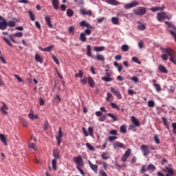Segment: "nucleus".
Segmentation results:
<instances>
[{
	"label": "nucleus",
	"instance_id": "nucleus-40",
	"mask_svg": "<svg viewBox=\"0 0 176 176\" xmlns=\"http://www.w3.org/2000/svg\"><path fill=\"white\" fill-rule=\"evenodd\" d=\"M120 130L121 133H122L123 134H126V133H127V129H126V125H122L120 128Z\"/></svg>",
	"mask_w": 176,
	"mask_h": 176
},
{
	"label": "nucleus",
	"instance_id": "nucleus-19",
	"mask_svg": "<svg viewBox=\"0 0 176 176\" xmlns=\"http://www.w3.org/2000/svg\"><path fill=\"white\" fill-rule=\"evenodd\" d=\"M45 20L50 28H53V24H52V18H50V16H45Z\"/></svg>",
	"mask_w": 176,
	"mask_h": 176
},
{
	"label": "nucleus",
	"instance_id": "nucleus-53",
	"mask_svg": "<svg viewBox=\"0 0 176 176\" xmlns=\"http://www.w3.org/2000/svg\"><path fill=\"white\" fill-rule=\"evenodd\" d=\"M111 106L112 108H113L114 109H118V111H120V107H119V106H118L116 104H115L114 102H111Z\"/></svg>",
	"mask_w": 176,
	"mask_h": 176
},
{
	"label": "nucleus",
	"instance_id": "nucleus-27",
	"mask_svg": "<svg viewBox=\"0 0 176 176\" xmlns=\"http://www.w3.org/2000/svg\"><path fill=\"white\" fill-rule=\"evenodd\" d=\"M80 41H81V42H86L87 41V38L86 37V34L83 32L80 33Z\"/></svg>",
	"mask_w": 176,
	"mask_h": 176
},
{
	"label": "nucleus",
	"instance_id": "nucleus-48",
	"mask_svg": "<svg viewBox=\"0 0 176 176\" xmlns=\"http://www.w3.org/2000/svg\"><path fill=\"white\" fill-rule=\"evenodd\" d=\"M153 140H154L155 144H160V140L159 139V137L156 134L154 135Z\"/></svg>",
	"mask_w": 176,
	"mask_h": 176
},
{
	"label": "nucleus",
	"instance_id": "nucleus-11",
	"mask_svg": "<svg viewBox=\"0 0 176 176\" xmlns=\"http://www.w3.org/2000/svg\"><path fill=\"white\" fill-rule=\"evenodd\" d=\"M111 91L116 96V97H117V98L122 100V94H120V92L116 90L115 87H111Z\"/></svg>",
	"mask_w": 176,
	"mask_h": 176
},
{
	"label": "nucleus",
	"instance_id": "nucleus-34",
	"mask_svg": "<svg viewBox=\"0 0 176 176\" xmlns=\"http://www.w3.org/2000/svg\"><path fill=\"white\" fill-rule=\"evenodd\" d=\"M102 80H104V82H112L113 80V78L108 76L102 77Z\"/></svg>",
	"mask_w": 176,
	"mask_h": 176
},
{
	"label": "nucleus",
	"instance_id": "nucleus-1",
	"mask_svg": "<svg viewBox=\"0 0 176 176\" xmlns=\"http://www.w3.org/2000/svg\"><path fill=\"white\" fill-rule=\"evenodd\" d=\"M161 52L162 53H166L168 56H169L170 61H171V63H173V64L176 65L175 52L173 51V49L168 47L161 48Z\"/></svg>",
	"mask_w": 176,
	"mask_h": 176
},
{
	"label": "nucleus",
	"instance_id": "nucleus-23",
	"mask_svg": "<svg viewBox=\"0 0 176 176\" xmlns=\"http://www.w3.org/2000/svg\"><path fill=\"white\" fill-rule=\"evenodd\" d=\"M28 117L31 119V120H35V119H38V115H35L34 113V111L31 110L30 113L28 114Z\"/></svg>",
	"mask_w": 176,
	"mask_h": 176
},
{
	"label": "nucleus",
	"instance_id": "nucleus-12",
	"mask_svg": "<svg viewBox=\"0 0 176 176\" xmlns=\"http://www.w3.org/2000/svg\"><path fill=\"white\" fill-rule=\"evenodd\" d=\"M131 120L133 124L135 126V127H140V126H141V124L140 123V120H138L137 118L134 117V116H132L131 117Z\"/></svg>",
	"mask_w": 176,
	"mask_h": 176
},
{
	"label": "nucleus",
	"instance_id": "nucleus-30",
	"mask_svg": "<svg viewBox=\"0 0 176 176\" xmlns=\"http://www.w3.org/2000/svg\"><path fill=\"white\" fill-rule=\"evenodd\" d=\"M74 10H72V9L69 8L67 10L66 14L67 17H72V16H74Z\"/></svg>",
	"mask_w": 176,
	"mask_h": 176
},
{
	"label": "nucleus",
	"instance_id": "nucleus-62",
	"mask_svg": "<svg viewBox=\"0 0 176 176\" xmlns=\"http://www.w3.org/2000/svg\"><path fill=\"white\" fill-rule=\"evenodd\" d=\"M109 134H111V135H118V131H116V129L111 130Z\"/></svg>",
	"mask_w": 176,
	"mask_h": 176
},
{
	"label": "nucleus",
	"instance_id": "nucleus-51",
	"mask_svg": "<svg viewBox=\"0 0 176 176\" xmlns=\"http://www.w3.org/2000/svg\"><path fill=\"white\" fill-rule=\"evenodd\" d=\"M148 107H149V108H153V107H155V101L148 100Z\"/></svg>",
	"mask_w": 176,
	"mask_h": 176
},
{
	"label": "nucleus",
	"instance_id": "nucleus-2",
	"mask_svg": "<svg viewBox=\"0 0 176 176\" xmlns=\"http://www.w3.org/2000/svg\"><path fill=\"white\" fill-rule=\"evenodd\" d=\"M53 156L54 159L52 161V168L56 171L57 168V159H60V151H58V148H54L53 150Z\"/></svg>",
	"mask_w": 176,
	"mask_h": 176
},
{
	"label": "nucleus",
	"instance_id": "nucleus-36",
	"mask_svg": "<svg viewBox=\"0 0 176 176\" xmlns=\"http://www.w3.org/2000/svg\"><path fill=\"white\" fill-rule=\"evenodd\" d=\"M75 78H83V71L79 70L78 73L75 74Z\"/></svg>",
	"mask_w": 176,
	"mask_h": 176
},
{
	"label": "nucleus",
	"instance_id": "nucleus-16",
	"mask_svg": "<svg viewBox=\"0 0 176 176\" xmlns=\"http://www.w3.org/2000/svg\"><path fill=\"white\" fill-rule=\"evenodd\" d=\"M80 12L84 16H91V14H93L91 10H86L85 8L80 9Z\"/></svg>",
	"mask_w": 176,
	"mask_h": 176
},
{
	"label": "nucleus",
	"instance_id": "nucleus-29",
	"mask_svg": "<svg viewBox=\"0 0 176 176\" xmlns=\"http://www.w3.org/2000/svg\"><path fill=\"white\" fill-rule=\"evenodd\" d=\"M87 55L88 57H91V45H87Z\"/></svg>",
	"mask_w": 176,
	"mask_h": 176
},
{
	"label": "nucleus",
	"instance_id": "nucleus-3",
	"mask_svg": "<svg viewBox=\"0 0 176 176\" xmlns=\"http://www.w3.org/2000/svg\"><path fill=\"white\" fill-rule=\"evenodd\" d=\"M165 24L168 26V28H170L169 30V32L172 36H173L175 39V42L176 43V27L171 22L165 21Z\"/></svg>",
	"mask_w": 176,
	"mask_h": 176
},
{
	"label": "nucleus",
	"instance_id": "nucleus-39",
	"mask_svg": "<svg viewBox=\"0 0 176 176\" xmlns=\"http://www.w3.org/2000/svg\"><path fill=\"white\" fill-rule=\"evenodd\" d=\"M107 3L110 5H119V1L116 0H107Z\"/></svg>",
	"mask_w": 176,
	"mask_h": 176
},
{
	"label": "nucleus",
	"instance_id": "nucleus-56",
	"mask_svg": "<svg viewBox=\"0 0 176 176\" xmlns=\"http://www.w3.org/2000/svg\"><path fill=\"white\" fill-rule=\"evenodd\" d=\"M80 83L81 85H87V78L86 77H84L83 78L80 79Z\"/></svg>",
	"mask_w": 176,
	"mask_h": 176
},
{
	"label": "nucleus",
	"instance_id": "nucleus-25",
	"mask_svg": "<svg viewBox=\"0 0 176 176\" xmlns=\"http://www.w3.org/2000/svg\"><path fill=\"white\" fill-rule=\"evenodd\" d=\"M59 2L58 0H52V6L55 10H58Z\"/></svg>",
	"mask_w": 176,
	"mask_h": 176
},
{
	"label": "nucleus",
	"instance_id": "nucleus-7",
	"mask_svg": "<svg viewBox=\"0 0 176 176\" xmlns=\"http://www.w3.org/2000/svg\"><path fill=\"white\" fill-rule=\"evenodd\" d=\"M74 163H76V167H83L85 163L83 162V158L82 156L79 155L78 157H74L73 158Z\"/></svg>",
	"mask_w": 176,
	"mask_h": 176
},
{
	"label": "nucleus",
	"instance_id": "nucleus-60",
	"mask_svg": "<svg viewBox=\"0 0 176 176\" xmlns=\"http://www.w3.org/2000/svg\"><path fill=\"white\" fill-rule=\"evenodd\" d=\"M86 146H87V148H88V149H89V151H94V147L93 146H91V144H90V143H87Z\"/></svg>",
	"mask_w": 176,
	"mask_h": 176
},
{
	"label": "nucleus",
	"instance_id": "nucleus-41",
	"mask_svg": "<svg viewBox=\"0 0 176 176\" xmlns=\"http://www.w3.org/2000/svg\"><path fill=\"white\" fill-rule=\"evenodd\" d=\"M68 32H69V34H71L72 35H74V34L75 32V27H74V26L69 27Z\"/></svg>",
	"mask_w": 176,
	"mask_h": 176
},
{
	"label": "nucleus",
	"instance_id": "nucleus-58",
	"mask_svg": "<svg viewBox=\"0 0 176 176\" xmlns=\"http://www.w3.org/2000/svg\"><path fill=\"white\" fill-rule=\"evenodd\" d=\"M105 119H107V116H105V115H102V116L99 118L98 120H99V122H104V121H105Z\"/></svg>",
	"mask_w": 176,
	"mask_h": 176
},
{
	"label": "nucleus",
	"instance_id": "nucleus-45",
	"mask_svg": "<svg viewBox=\"0 0 176 176\" xmlns=\"http://www.w3.org/2000/svg\"><path fill=\"white\" fill-rule=\"evenodd\" d=\"M112 97H113V95H112V94L109 92L107 94L106 100L107 101V102H109V101H111V98H112Z\"/></svg>",
	"mask_w": 176,
	"mask_h": 176
},
{
	"label": "nucleus",
	"instance_id": "nucleus-54",
	"mask_svg": "<svg viewBox=\"0 0 176 176\" xmlns=\"http://www.w3.org/2000/svg\"><path fill=\"white\" fill-rule=\"evenodd\" d=\"M88 131H89V135H91V137H93V134H94V129H93L92 126H89V127L88 128Z\"/></svg>",
	"mask_w": 176,
	"mask_h": 176
},
{
	"label": "nucleus",
	"instance_id": "nucleus-57",
	"mask_svg": "<svg viewBox=\"0 0 176 176\" xmlns=\"http://www.w3.org/2000/svg\"><path fill=\"white\" fill-rule=\"evenodd\" d=\"M93 28H87L85 30V35H91V30Z\"/></svg>",
	"mask_w": 176,
	"mask_h": 176
},
{
	"label": "nucleus",
	"instance_id": "nucleus-4",
	"mask_svg": "<svg viewBox=\"0 0 176 176\" xmlns=\"http://www.w3.org/2000/svg\"><path fill=\"white\" fill-rule=\"evenodd\" d=\"M135 16H144L146 14V8L145 7H138L133 10Z\"/></svg>",
	"mask_w": 176,
	"mask_h": 176
},
{
	"label": "nucleus",
	"instance_id": "nucleus-64",
	"mask_svg": "<svg viewBox=\"0 0 176 176\" xmlns=\"http://www.w3.org/2000/svg\"><path fill=\"white\" fill-rule=\"evenodd\" d=\"M43 129H44V130H47V129H49V122L45 121L44 122Z\"/></svg>",
	"mask_w": 176,
	"mask_h": 176
},
{
	"label": "nucleus",
	"instance_id": "nucleus-9",
	"mask_svg": "<svg viewBox=\"0 0 176 176\" xmlns=\"http://www.w3.org/2000/svg\"><path fill=\"white\" fill-rule=\"evenodd\" d=\"M138 5H140V3L138 1H133L131 3L125 4L124 8L125 9H131V8H135V6H138Z\"/></svg>",
	"mask_w": 176,
	"mask_h": 176
},
{
	"label": "nucleus",
	"instance_id": "nucleus-55",
	"mask_svg": "<svg viewBox=\"0 0 176 176\" xmlns=\"http://www.w3.org/2000/svg\"><path fill=\"white\" fill-rule=\"evenodd\" d=\"M108 140L109 142H113V141H115V140H118V137L116 136H109Z\"/></svg>",
	"mask_w": 176,
	"mask_h": 176
},
{
	"label": "nucleus",
	"instance_id": "nucleus-15",
	"mask_svg": "<svg viewBox=\"0 0 176 176\" xmlns=\"http://www.w3.org/2000/svg\"><path fill=\"white\" fill-rule=\"evenodd\" d=\"M89 167L91 168V169L94 171V173H98V166L96 165V164H93V163H91V161H89L88 162Z\"/></svg>",
	"mask_w": 176,
	"mask_h": 176
},
{
	"label": "nucleus",
	"instance_id": "nucleus-17",
	"mask_svg": "<svg viewBox=\"0 0 176 176\" xmlns=\"http://www.w3.org/2000/svg\"><path fill=\"white\" fill-rule=\"evenodd\" d=\"M54 45H50L47 47L43 48L42 47L39 46L38 49L39 50H41V52H52L54 49Z\"/></svg>",
	"mask_w": 176,
	"mask_h": 176
},
{
	"label": "nucleus",
	"instance_id": "nucleus-33",
	"mask_svg": "<svg viewBox=\"0 0 176 176\" xmlns=\"http://www.w3.org/2000/svg\"><path fill=\"white\" fill-rule=\"evenodd\" d=\"M3 41L8 45V46H10V47H13V44L10 42V40L8 39L6 37L3 36L2 37Z\"/></svg>",
	"mask_w": 176,
	"mask_h": 176
},
{
	"label": "nucleus",
	"instance_id": "nucleus-49",
	"mask_svg": "<svg viewBox=\"0 0 176 176\" xmlns=\"http://www.w3.org/2000/svg\"><path fill=\"white\" fill-rule=\"evenodd\" d=\"M111 21L113 24H116V25L119 24V19H118V17H113L111 19Z\"/></svg>",
	"mask_w": 176,
	"mask_h": 176
},
{
	"label": "nucleus",
	"instance_id": "nucleus-59",
	"mask_svg": "<svg viewBox=\"0 0 176 176\" xmlns=\"http://www.w3.org/2000/svg\"><path fill=\"white\" fill-rule=\"evenodd\" d=\"M161 57L164 61H167V60H168V55L166 54H162Z\"/></svg>",
	"mask_w": 176,
	"mask_h": 176
},
{
	"label": "nucleus",
	"instance_id": "nucleus-13",
	"mask_svg": "<svg viewBox=\"0 0 176 176\" xmlns=\"http://www.w3.org/2000/svg\"><path fill=\"white\" fill-rule=\"evenodd\" d=\"M6 28H8V22L6 20L4 19L0 21V30H1V31H5Z\"/></svg>",
	"mask_w": 176,
	"mask_h": 176
},
{
	"label": "nucleus",
	"instance_id": "nucleus-8",
	"mask_svg": "<svg viewBox=\"0 0 176 176\" xmlns=\"http://www.w3.org/2000/svg\"><path fill=\"white\" fill-rule=\"evenodd\" d=\"M140 149L142 151L144 156H148V155H149V153H151V152L149 151V146L148 145L142 144L141 146Z\"/></svg>",
	"mask_w": 176,
	"mask_h": 176
},
{
	"label": "nucleus",
	"instance_id": "nucleus-21",
	"mask_svg": "<svg viewBox=\"0 0 176 176\" xmlns=\"http://www.w3.org/2000/svg\"><path fill=\"white\" fill-rule=\"evenodd\" d=\"M166 9V7L162 6V7H153L151 8V12H163Z\"/></svg>",
	"mask_w": 176,
	"mask_h": 176
},
{
	"label": "nucleus",
	"instance_id": "nucleus-50",
	"mask_svg": "<svg viewBox=\"0 0 176 176\" xmlns=\"http://www.w3.org/2000/svg\"><path fill=\"white\" fill-rule=\"evenodd\" d=\"M122 52H129V45H122L121 47Z\"/></svg>",
	"mask_w": 176,
	"mask_h": 176
},
{
	"label": "nucleus",
	"instance_id": "nucleus-63",
	"mask_svg": "<svg viewBox=\"0 0 176 176\" xmlns=\"http://www.w3.org/2000/svg\"><path fill=\"white\" fill-rule=\"evenodd\" d=\"M29 148H31L32 149H34V151H36V146L35 145V143H31L29 144Z\"/></svg>",
	"mask_w": 176,
	"mask_h": 176
},
{
	"label": "nucleus",
	"instance_id": "nucleus-42",
	"mask_svg": "<svg viewBox=\"0 0 176 176\" xmlns=\"http://www.w3.org/2000/svg\"><path fill=\"white\" fill-rule=\"evenodd\" d=\"M8 25L10 28L16 27V22H14V21H10L7 22V26Z\"/></svg>",
	"mask_w": 176,
	"mask_h": 176
},
{
	"label": "nucleus",
	"instance_id": "nucleus-32",
	"mask_svg": "<svg viewBox=\"0 0 176 176\" xmlns=\"http://www.w3.org/2000/svg\"><path fill=\"white\" fill-rule=\"evenodd\" d=\"M153 86H154V87L156 89V91H157V93H160V91H162V87H160V85L153 84Z\"/></svg>",
	"mask_w": 176,
	"mask_h": 176
},
{
	"label": "nucleus",
	"instance_id": "nucleus-38",
	"mask_svg": "<svg viewBox=\"0 0 176 176\" xmlns=\"http://www.w3.org/2000/svg\"><path fill=\"white\" fill-rule=\"evenodd\" d=\"M147 170L148 171H155V170H156V166H153V164H150L147 166Z\"/></svg>",
	"mask_w": 176,
	"mask_h": 176
},
{
	"label": "nucleus",
	"instance_id": "nucleus-43",
	"mask_svg": "<svg viewBox=\"0 0 176 176\" xmlns=\"http://www.w3.org/2000/svg\"><path fill=\"white\" fill-rule=\"evenodd\" d=\"M101 157L103 159V160H108V159H109V155H108L107 153H102Z\"/></svg>",
	"mask_w": 176,
	"mask_h": 176
},
{
	"label": "nucleus",
	"instance_id": "nucleus-22",
	"mask_svg": "<svg viewBox=\"0 0 176 176\" xmlns=\"http://www.w3.org/2000/svg\"><path fill=\"white\" fill-rule=\"evenodd\" d=\"M80 27H86L87 28H93V26L89 24L86 21L80 22Z\"/></svg>",
	"mask_w": 176,
	"mask_h": 176
},
{
	"label": "nucleus",
	"instance_id": "nucleus-20",
	"mask_svg": "<svg viewBox=\"0 0 176 176\" xmlns=\"http://www.w3.org/2000/svg\"><path fill=\"white\" fill-rule=\"evenodd\" d=\"M87 80H88V84L90 86V87L94 89V87H95V86H96V82H94V80L93 79V78L88 77Z\"/></svg>",
	"mask_w": 176,
	"mask_h": 176
},
{
	"label": "nucleus",
	"instance_id": "nucleus-46",
	"mask_svg": "<svg viewBox=\"0 0 176 176\" xmlns=\"http://www.w3.org/2000/svg\"><path fill=\"white\" fill-rule=\"evenodd\" d=\"M28 13L30 14V20H32V21H35V14H34L31 10H29L28 11Z\"/></svg>",
	"mask_w": 176,
	"mask_h": 176
},
{
	"label": "nucleus",
	"instance_id": "nucleus-28",
	"mask_svg": "<svg viewBox=\"0 0 176 176\" xmlns=\"http://www.w3.org/2000/svg\"><path fill=\"white\" fill-rule=\"evenodd\" d=\"M0 140L4 145H8L7 140L6 138L5 137V135L3 134H0Z\"/></svg>",
	"mask_w": 176,
	"mask_h": 176
},
{
	"label": "nucleus",
	"instance_id": "nucleus-47",
	"mask_svg": "<svg viewBox=\"0 0 176 176\" xmlns=\"http://www.w3.org/2000/svg\"><path fill=\"white\" fill-rule=\"evenodd\" d=\"M132 61H133V63H136V64H139V65H141L142 64L141 61L138 60V58L135 56L132 57Z\"/></svg>",
	"mask_w": 176,
	"mask_h": 176
},
{
	"label": "nucleus",
	"instance_id": "nucleus-10",
	"mask_svg": "<svg viewBox=\"0 0 176 176\" xmlns=\"http://www.w3.org/2000/svg\"><path fill=\"white\" fill-rule=\"evenodd\" d=\"M130 155H131V149L129 148L123 155L122 157V162H127V160L129 159Z\"/></svg>",
	"mask_w": 176,
	"mask_h": 176
},
{
	"label": "nucleus",
	"instance_id": "nucleus-14",
	"mask_svg": "<svg viewBox=\"0 0 176 176\" xmlns=\"http://www.w3.org/2000/svg\"><path fill=\"white\" fill-rule=\"evenodd\" d=\"M8 109H9L8 108V106L6 105V104L5 102H3V106L1 107L2 115H4L5 116H6V115H8Z\"/></svg>",
	"mask_w": 176,
	"mask_h": 176
},
{
	"label": "nucleus",
	"instance_id": "nucleus-44",
	"mask_svg": "<svg viewBox=\"0 0 176 176\" xmlns=\"http://www.w3.org/2000/svg\"><path fill=\"white\" fill-rule=\"evenodd\" d=\"M56 138H59V139L63 138V131L61 129V126H59L58 128V135L56 136Z\"/></svg>",
	"mask_w": 176,
	"mask_h": 176
},
{
	"label": "nucleus",
	"instance_id": "nucleus-37",
	"mask_svg": "<svg viewBox=\"0 0 176 176\" xmlns=\"http://www.w3.org/2000/svg\"><path fill=\"white\" fill-rule=\"evenodd\" d=\"M96 58L98 60V61H104V60H105V58H104V56L101 54H97Z\"/></svg>",
	"mask_w": 176,
	"mask_h": 176
},
{
	"label": "nucleus",
	"instance_id": "nucleus-6",
	"mask_svg": "<svg viewBox=\"0 0 176 176\" xmlns=\"http://www.w3.org/2000/svg\"><path fill=\"white\" fill-rule=\"evenodd\" d=\"M164 173H168L166 175L162 173L161 172H157L158 176H173L174 175V170L171 168L166 167L165 169L163 170Z\"/></svg>",
	"mask_w": 176,
	"mask_h": 176
},
{
	"label": "nucleus",
	"instance_id": "nucleus-35",
	"mask_svg": "<svg viewBox=\"0 0 176 176\" xmlns=\"http://www.w3.org/2000/svg\"><path fill=\"white\" fill-rule=\"evenodd\" d=\"M94 50H95V52H102V51L105 50V47H104V46L95 47Z\"/></svg>",
	"mask_w": 176,
	"mask_h": 176
},
{
	"label": "nucleus",
	"instance_id": "nucleus-61",
	"mask_svg": "<svg viewBox=\"0 0 176 176\" xmlns=\"http://www.w3.org/2000/svg\"><path fill=\"white\" fill-rule=\"evenodd\" d=\"M172 127L173 134H176V122L172 123Z\"/></svg>",
	"mask_w": 176,
	"mask_h": 176
},
{
	"label": "nucleus",
	"instance_id": "nucleus-5",
	"mask_svg": "<svg viewBox=\"0 0 176 176\" xmlns=\"http://www.w3.org/2000/svg\"><path fill=\"white\" fill-rule=\"evenodd\" d=\"M156 17H157V20H158L159 21H164L166 19L167 20H171V16H168L165 12H158L157 14Z\"/></svg>",
	"mask_w": 176,
	"mask_h": 176
},
{
	"label": "nucleus",
	"instance_id": "nucleus-26",
	"mask_svg": "<svg viewBox=\"0 0 176 176\" xmlns=\"http://www.w3.org/2000/svg\"><path fill=\"white\" fill-rule=\"evenodd\" d=\"M107 115L109 118H111V119H113V122H118V120H119V119H118V116H115L113 113H108Z\"/></svg>",
	"mask_w": 176,
	"mask_h": 176
},
{
	"label": "nucleus",
	"instance_id": "nucleus-31",
	"mask_svg": "<svg viewBox=\"0 0 176 176\" xmlns=\"http://www.w3.org/2000/svg\"><path fill=\"white\" fill-rule=\"evenodd\" d=\"M159 72H162V74H168V71L166 69V67H158Z\"/></svg>",
	"mask_w": 176,
	"mask_h": 176
},
{
	"label": "nucleus",
	"instance_id": "nucleus-52",
	"mask_svg": "<svg viewBox=\"0 0 176 176\" xmlns=\"http://www.w3.org/2000/svg\"><path fill=\"white\" fill-rule=\"evenodd\" d=\"M35 60L36 61H38V63H43V60H42V58H41V56L38 54H36Z\"/></svg>",
	"mask_w": 176,
	"mask_h": 176
},
{
	"label": "nucleus",
	"instance_id": "nucleus-24",
	"mask_svg": "<svg viewBox=\"0 0 176 176\" xmlns=\"http://www.w3.org/2000/svg\"><path fill=\"white\" fill-rule=\"evenodd\" d=\"M113 148L114 149H116V148H124V144L120 142H116L113 144Z\"/></svg>",
	"mask_w": 176,
	"mask_h": 176
},
{
	"label": "nucleus",
	"instance_id": "nucleus-18",
	"mask_svg": "<svg viewBox=\"0 0 176 176\" xmlns=\"http://www.w3.org/2000/svg\"><path fill=\"white\" fill-rule=\"evenodd\" d=\"M138 24H139V25H138V30L139 31H145V30H146V25H145V23L138 22Z\"/></svg>",
	"mask_w": 176,
	"mask_h": 176
}]
</instances>
